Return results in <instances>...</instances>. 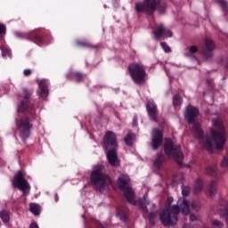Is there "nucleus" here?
Wrapping results in <instances>:
<instances>
[{
    "label": "nucleus",
    "instance_id": "1",
    "mask_svg": "<svg viewBox=\"0 0 228 228\" xmlns=\"http://www.w3.org/2000/svg\"><path fill=\"white\" fill-rule=\"evenodd\" d=\"M192 132L194 138H201L203 147L210 153L213 152V147L222 151L224 145H225V128L220 119L213 121V127L210 130L211 135L204 136V130H202L199 123H194Z\"/></svg>",
    "mask_w": 228,
    "mask_h": 228
},
{
    "label": "nucleus",
    "instance_id": "2",
    "mask_svg": "<svg viewBox=\"0 0 228 228\" xmlns=\"http://www.w3.org/2000/svg\"><path fill=\"white\" fill-rule=\"evenodd\" d=\"M174 198L169 197L166 201V208L159 215V220L165 227H173L178 221L179 213L185 216L190 215V201L185 199H180L176 205H173Z\"/></svg>",
    "mask_w": 228,
    "mask_h": 228
},
{
    "label": "nucleus",
    "instance_id": "3",
    "mask_svg": "<svg viewBox=\"0 0 228 228\" xmlns=\"http://www.w3.org/2000/svg\"><path fill=\"white\" fill-rule=\"evenodd\" d=\"M134 8L137 13L152 15L154 12H158L160 15H164L168 9V4L165 0H143L142 3L135 4Z\"/></svg>",
    "mask_w": 228,
    "mask_h": 228
},
{
    "label": "nucleus",
    "instance_id": "4",
    "mask_svg": "<svg viewBox=\"0 0 228 228\" xmlns=\"http://www.w3.org/2000/svg\"><path fill=\"white\" fill-rule=\"evenodd\" d=\"M91 183L97 190H100V191H102V190L111 183L110 176L106 175L104 166L98 165L94 167L91 173Z\"/></svg>",
    "mask_w": 228,
    "mask_h": 228
},
{
    "label": "nucleus",
    "instance_id": "5",
    "mask_svg": "<svg viewBox=\"0 0 228 228\" xmlns=\"http://www.w3.org/2000/svg\"><path fill=\"white\" fill-rule=\"evenodd\" d=\"M118 188L123 191L125 198L129 204L136 206V201L134 200V191L129 186L131 179L126 175H121L118 179Z\"/></svg>",
    "mask_w": 228,
    "mask_h": 228
},
{
    "label": "nucleus",
    "instance_id": "6",
    "mask_svg": "<svg viewBox=\"0 0 228 228\" xmlns=\"http://www.w3.org/2000/svg\"><path fill=\"white\" fill-rule=\"evenodd\" d=\"M164 151L166 156L174 158L178 165H183V151H181V145L174 144L171 139H167L164 143Z\"/></svg>",
    "mask_w": 228,
    "mask_h": 228
},
{
    "label": "nucleus",
    "instance_id": "7",
    "mask_svg": "<svg viewBox=\"0 0 228 228\" xmlns=\"http://www.w3.org/2000/svg\"><path fill=\"white\" fill-rule=\"evenodd\" d=\"M128 72L135 85H142L145 83V69L138 63H133L128 66Z\"/></svg>",
    "mask_w": 228,
    "mask_h": 228
},
{
    "label": "nucleus",
    "instance_id": "8",
    "mask_svg": "<svg viewBox=\"0 0 228 228\" xmlns=\"http://www.w3.org/2000/svg\"><path fill=\"white\" fill-rule=\"evenodd\" d=\"M16 127L21 140L25 142L31 134V127H33V125L29 122V118L22 117L20 119H16Z\"/></svg>",
    "mask_w": 228,
    "mask_h": 228
},
{
    "label": "nucleus",
    "instance_id": "9",
    "mask_svg": "<svg viewBox=\"0 0 228 228\" xmlns=\"http://www.w3.org/2000/svg\"><path fill=\"white\" fill-rule=\"evenodd\" d=\"M12 185L14 188H18V190H20L23 195H28V193H29V190H31L29 183H28V180L24 179V175L20 170L16 173L12 181Z\"/></svg>",
    "mask_w": 228,
    "mask_h": 228
},
{
    "label": "nucleus",
    "instance_id": "10",
    "mask_svg": "<svg viewBox=\"0 0 228 228\" xmlns=\"http://www.w3.org/2000/svg\"><path fill=\"white\" fill-rule=\"evenodd\" d=\"M155 40H159V38H171L173 33L172 30L166 28L163 23L156 25L152 31Z\"/></svg>",
    "mask_w": 228,
    "mask_h": 228
},
{
    "label": "nucleus",
    "instance_id": "11",
    "mask_svg": "<svg viewBox=\"0 0 228 228\" xmlns=\"http://www.w3.org/2000/svg\"><path fill=\"white\" fill-rule=\"evenodd\" d=\"M103 147L108 149H117V134L114 132L107 131L103 138Z\"/></svg>",
    "mask_w": 228,
    "mask_h": 228
},
{
    "label": "nucleus",
    "instance_id": "12",
    "mask_svg": "<svg viewBox=\"0 0 228 228\" xmlns=\"http://www.w3.org/2000/svg\"><path fill=\"white\" fill-rule=\"evenodd\" d=\"M163 143V132L155 128L151 131V147L153 151H156Z\"/></svg>",
    "mask_w": 228,
    "mask_h": 228
},
{
    "label": "nucleus",
    "instance_id": "13",
    "mask_svg": "<svg viewBox=\"0 0 228 228\" xmlns=\"http://www.w3.org/2000/svg\"><path fill=\"white\" fill-rule=\"evenodd\" d=\"M37 83L39 86V91L37 92L39 99H47V96L49 95V80H37Z\"/></svg>",
    "mask_w": 228,
    "mask_h": 228
},
{
    "label": "nucleus",
    "instance_id": "14",
    "mask_svg": "<svg viewBox=\"0 0 228 228\" xmlns=\"http://www.w3.org/2000/svg\"><path fill=\"white\" fill-rule=\"evenodd\" d=\"M206 49L202 51L203 60H211L213 58V50L215 49V43L211 39H206L205 41Z\"/></svg>",
    "mask_w": 228,
    "mask_h": 228
},
{
    "label": "nucleus",
    "instance_id": "15",
    "mask_svg": "<svg viewBox=\"0 0 228 228\" xmlns=\"http://www.w3.org/2000/svg\"><path fill=\"white\" fill-rule=\"evenodd\" d=\"M199 115V109L189 105L185 109V114L184 117L189 124H193L195 122V118H197Z\"/></svg>",
    "mask_w": 228,
    "mask_h": 228
},
{
    "label": "nucleus",
    "instance_id": "16",
    "mask_svg": "<svg viewBox=\"0 0 228 228\" xmlns=\"http://www.w3.org/2000/svg\"><path fill=\"white\" fill-rule=\"evenodd\" d=\"M107 159L111 167H118L120 161L117 156V148H110L107 150Z\"/></svg>",
    "mask_w": 228,
    "mask_h": 228
},
{
    "label": "nucleus",
    "instance_id": "17",
    "mask_svg": "<svg viewBox=\"0 0 228 228\" xmlns=\"http://www.w3.org/2000/svg\"><path fill=\"white\" fill-rule=\"evenodd\" d=\"M147 110L151 120L156 122V115H158V106L152 100H149L147 103Z\"/></svg>",
    "mask_w": 228,
    "mask_h": 228
},
{
    "label": "nucleus",
    "instance_id": "18",
    "mask_svg": "<svg viewBox=\"0 0 228 228\" xmlns=\"http://www.w3.org/2000/svg\"><path fill=\"white\" fill-rule=\"evenodd\" d=\"M216 193H218V183H216V181L212 180L209 182L208 185V197H210L211 199H213V197H215V195H216Z\"/></svg>",
    "mask_w": 228,
    "mask_h": 228
},
{
    "label": "nucleus",
    "instance_id": "19",
    "mask_svg": "<svg viewBox=\"0 0 228 228\" xmlns=\"http://www.w3.org/2000/svg\"><path fill=\"white\" fill-rule=\"evenodd\" d=\"M138 204L144 213L143 216H147V215H149V210L147 209V206H149V204H151V201L149 200L147 194H145L142 197V199L139 200Z\"/></svg>",
    "mask_w": 228,
    "mask_h": 228
},
{
    "label": "nucleus",
    "instance_id": "20",
    "mask_svg": "<svg viewBox=\"0 0 228 228\" xmlns=\"http://www.w3.org/2000/svg\"><path fill=\"white\" fill-rule=\"evenodd\" d=\"M203 188H204V182L202 181V179L200 178L196 179L194 183V187H193L194 193H200Z\"/></svg>",
    "mask_w": 228,
    "mask_h": 228
},
{
    "label": "nucleus",
    "instance_id": "21",
    "mask_svg": "<svg viewBox=\"0 0 228 228\" xmlns=\"http://www.w3.org/2000/svg\"><path fill=\"white\" fill-rule=\"evenodd\" d=\"M67 77H69V79H74V81L79 83L81 82V79H83V75L77 72H70L68 74Z\"/></svg>",
    "mask_w": 228,
    "mask_h": 228
},
{
    "label": "nucleus",
    "instance_id": "22",
    "mask_svg": "<svg viewBox=\"0 0 228 228\" xmlns=\"http://www.w3.org/2000/svg\"><path fill=\"white\" fill-rule=\"evenodd\" d=\"M0 218L4 224H8L10 222V212L6 210L0 211Z\"/></svg>",
    "mask_w": 228,
    "mask_h": 228
},
{
    "label": "nucleus",
    "instance_id": "23",
    "mask_svg": "<svg viewBox=\"0 0 228 228\" xmlns=\"http://www.w3.org/2000/svg\"><path fill=\"white\" fill-rule=\"evenodd\" d=\"M29 211L33 213L35 216H38V215H40V207L37 204L31 203Z\"/></svg>",
    "mask_w": 228,
    "mask_h": 228
},
{
    "label": "nucleus",
    "instance_id": "24",
    "mask_svg": "<svg viewBox=\"0 0 228 228\" xmlns=\"http://www.w3.org/2000/svg\"><path fill=\"white\" fill-rule=\"evenodd\" d=\"M134 138H136V135L134 134H128L125 137V143L126 145H133V142H134Z\"/></svg>",
    "mask_w": 228,
    "mask_h": 228
},
{
    "label": "nucleus",
    "instance_id": "25",
    "mask_svg": "<svg viewBox=\"0 0 228 228\" xmlns=\"http://www.w3.org/2000/svg\"><path fill=\"white\" fill-rule=\"evenodd\" d=\"M197 51H199V48H197V46L192 45L191 47H188L185 49V56H191V54H195V53H197Z\"/></svg>",
    "mask_w": 228,
    "mask_h": 228
},
{
    "label": "nucleus",
    "instance_id": "26",
    "mask_svg": "<svg viewBox=\"0 0 228 228\" xmlns=\"http://www.w3.org/2000/svg\"><path fill=\"white\" fill-rule=\"evenodd\" d=\"M28 103L24 102H20V103L18 105V113H24V111L28 110Z\"/></svg>",
    "mask_w": 228,
    "mask_h": 228
},
{
    "label": "nucleus",
    "instance_id": "27",
    "mask_svg": "<svg viewBox=\"0 0 228 228\" xmlns=\"http://www.w3.org/2000/svg\"><path fill=\"white\" fill-rule=\"evenodd\" d=\"M216 3H218L224 13H228V6L227 3H225V0H216Z\"/></svg>",
    "mask_w": 228,
    "mask_h": 228
},
{
    "label": "nucleus",
    "instance_id": "28",
    "mask_svg": "<svg viewBox=\"0 0 228 228\" xmlns=\"http://www.w3.org/2000/svg\"><path fill=\"white\" fill-rule=\"evenodd\" d=\"M165 160V157L163 155H158L157 158L154 160V167H159L161 163Z\"/></svg>",
    "mask_w": 228,
    "mask_h": 228
},
{
    "label": "nucleus",
    "instance_id": "29",
    "mask_svg": "<svg viewBox=\"0 0 228 228\" xmlns=\"http://www.w3.org/2000/svg\"><path fill=\"white\" fill-rule=\"evenodd\" d=\"M183 102V98L179 95H175L173 98V103L175 106H179Z\"/></svg>",
    "mask_w": 228,
    "mask_h": 228
},
{
    "label": "nucleus",
    "instance_id": "30",
    "mask_svg": "<svg viewBox=\"0 0 228 228\" xmlns=\"http://www.w3.org/2000/svg\"><path fill=\"white\" fill-rule=\"evenodd\" d=\"M216 172V167H208L205 169V174H208V175H215Z\"/></svg>",
    "mask_w": 228,
    "mask_h": 228
},
{
    "label": "nucleus",
    "instance_id": "31",
    "mask_svg": "<svg viewBox=\"0 0 228 228\" xmlns=\"http://www.w3.org/2000/svg\"><path fill=\"white\" fill-rule=\"evenodd\" d=\"M182 194L183 197H188L190 195V187L189 186H183L182 184Z\"/></svg>",
    "mask_w": 228,
    "mask_h": 228
},
{
    "label": "nucleus",
    "instance_id": "32",
    "mask_svg": "<svg viewBox=\"0 0 228 228\" xmlns=\"http://www.w3.org/2000/svg\"><path fill=\"white\" fill-rule=\"evenodd\" d=\"M221 167L223 168H228V153L223 158Z\"/></svg>",
    "mask_w": 228,
    "mask_h": 228
},
{
    "label": "nucleus",
    "instance_id": "33",
    "mask_svg": "<svg viewBox=\"0 0 228 228\" xmlns=\"http://www.w3.org/2000/svg\"><path fill=\"white\" fill-rule=\"evenodd\" d=\"M160 45H161L162 49L164 50V53H172V49H170V46H168V45H167V43L161 42Z\"/></svg>",
    "mask_w": 228,
    "mask_h": 228
},
{
    "label": "nucleus",
    "instance_id": "34",
    "mask_svg": "<svg viewBox=\"0 0 228 228\" xmlns=\"http://www.w3.org/2000/svg\"><path fill=\"white\" fill-rule=\"evenodd\" d=\"M212 225H215V227H217V228H224V223L217 219L212 222Z\"/></svg>",
    "mask_w": 228,
    "mask_h": 228
},
{
    "label": "nucleus",
    "instance_id": "35",
    "mask_svg": "<svg viewBox=\"0 0 228 228\" xmlns=\"http://www.w3.org/2000/svg\"><path fill=\"white\" fill-rule=\"evenodd\" d=\"M191 206L194 211H199V209H200V203H199V201H192Z\"/></svg>",
    "mask_w": 228,
    "mask_h": 228
},
{
    "label": "nucleus",
    "instance_id": "36",
    "mask_svg": "<svg viewBox=\"0 0 228 228\" xmlns=\"http://www.w3.org/2000/svg\"><path fill=\"white\" fill-rule=\"evenodd\" d=\"M2 54L4 58H6L7 56H12V52L6 48H2Z\"/></svg>",
    "mask_w": 228,
    "mask_h": 228
},
{
    "label": "nucleus",
    "instance_id": "37",
    "mask_svg": "<svg viewBox=\"0 0 228 228\" xmlns=\"http://www.w3.org/2000/svg\"><path fill=\"white\" fill-rule=\"evenodd\" d=\"M191 222H200V216L191 214L190 216Z\"/></svg>",
    "mask_w": 228,
    "mask_h": 228
},
{
    "label": "nucleus",
    "instance_id": "38",
    "mask_svg": "<svg viewBox=\"0 0 228 228\" xmlns=\"http://www.w3.org/2000/svg\"><path fill=\"white\" fill-rule=\"evenodd\" d=\"M23 94L25 95L26 101H28V99H29V95H31V93L28 91V89H23Z\"/></svg>",
    "mask_w": 228,
    "mask_h": 228
},
{
    "label": "nucleus",
    "instance_id": "39",
    "mask_svg": "<svg viewBox=\"0 0 228 228\" xmlns=\"http://www.w3.org/2000/svg\"><path fill=\"white\" fill-rule=\"evenodd\" d=\"M3 33H6V27L0 23V35Z\"/></svg>",
    "mask_w": 228,
    "mask_h": 228
},
{
    "label": "nucleus",
    "instance_id": "40",
    "mask_svg": "<svg viewBox=\"0 0 228 228\" xmlns=\"http://www.w3.org/2000/svg\"><path fill=\"white\" fill-rule=\"evenodd\" d=\"M23 73H24V76H30L31 75V69H24Z\"/></svg>",
    "mask_w": 228,
    "mask_h": 228
},
{
    "label": "nucleus",
    "instance_id": "41",
    "mask_svg": "<svg viewBox=\"0 0 228 228\" xmlns=\"http://www.w3.org/2000/svg\"><path fill=\"white\" fill-rule=\"evenodd\" d=\"M35 40H36V42H37V43H41L42 42V37H40V36H36L35 37Z\"/></svg>",
    "mask_w": 228,
    "mask_h": 228
},
{
    "label": "nucleus",
    "instance_id": "42",
    "mask_svg": "<svg viewBox=\"0 0 228 228\" xmlns=\"http://www.w3.org/2000/svg\"><path fill=\"white\" fill-rule=\"evenodd\" d=\"M138 125V118L135 117H134V121H133V126H136Z\"/></svg>",
    "mask_w": 228,
    "mask_h": 228
},
{
    "label": "nucleus",
    "instance_id": "43",
    "mask_svg": "<svg viewBox=\"0 0 228 228\" xmlns=\"http://www.w3.org/2000/svg\"><path fill=\"white\" fill-rule=\"evenodd\" d=\"M29 228H40V227H38V224L37 223H32L30 224Z\"/></svg>",
    "mask_w": 228,
    "mask_h": 228
},
{
    "label": "nucleus",
    "instance_id": "44",
    "mask_svg": "<svg viewBox=\"0 0 228 228\" xmlns=\"http://www.w3.org/2000/svg\"><path fill=\"white\" fill-rule=\"evenodd\" d=\"M15 36H16L18 38H22V33H20V32H16V33H15Z\"/></svg>",
    "mask_w": 228,
    "mask_h": 228
},
{
    "label": "nucleus",
    "instance_id": "45",
    "mask_svg": "<svg viewBox=\"0 0 228 228\" xmlns=\"http://www.w3.org/2000/svg\"><path fill=\"white\" fill-rule=\"evenodd\" d=\"M154 216H156V214L151 213V214L149 215L150 220H152V218H154Z\"/></svg>",
    "mask_w": 228,
    "mask_h": 228
},
{
    "label": "nucleus",
    "instance_id": "46",
    "mask_svg": "<svg viewBox=\"0 0 228 228\" xmlns=\"http://www.w3.org/2000/svg\"><path fill=\"white\" fill-rule=\"evenodd\" d=\"M78 45H86V44L83 43V42H77Z\"/></svg>",
    "mask_w": 228,
    "mask_h": 228
},
{
    "label": "nucleus",
    "instance_id": "47",
    "mask_svg": "<svg viewBox=\"0 0 228 228\" xmlns=\"http://www.w3.org/2000/svg\"><path fill=\"white\" fill-rule=\"evenodd\" d=\"M120 220H122V222H126V216L120 217Z\"/></svg>",
    "mask_w": 228,
    "mask_h": 228
}]
</instances>
